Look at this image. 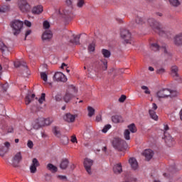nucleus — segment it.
<instances>
[{
	"mask_svg": "<svg viewBox=\"0 0 182 182\" xmlns=\"http://www.w3.org/2000/svg\"><path fill=\"white\" fill-rule=\"evenodd\" d=\"M58 14L61 18H63L65 24L69 23L73 18H75V13L73 12V6L65 7L64 9H60Z\"/></svg>",
	"mask_w": 182,
	"mask_h": 182,
	"instance_id": "obj_1",
	"label": "nucleus"
},
{
	"mask_svg": "<svg viewBox=\"0 0 182 182\" xmlns=\"http://www.w3.org/2000/svg\"><path fill=\"white\" fill-rule=\"evenodd\" d=\"M9 26L11 28L12 33L14 36H18L23 28V21L19 19H14L9 23Z\"/></svg>",
	"mask_w": 182,
	"mask_h": 182,
	"instance_id": "obj_2",
	"label": "nucleus"
},
{
	"mask_svg": "<svg viewBox=\"0 0 182 182\" xmlns=\"http://www.w3.org/2000/svg\"><path fill=\"white\" fill-rule=\"evenodd\" d=\"M148 23L151 28H152V29L156 32V33L160 35V36H166V31L161 28V25H160V23L154 20V18L148 19Z\"/></svg>",
	"mask_w": 182,
	"mask_h": 182,
	"instance_id": "obj_3",
	"label": "nucleus"
},
{
	"mask_svg": "<svg viewBox=\"0 0 182 182\" xmlns=\"http://www.w3.org/2000/svg\"><path fill=\"white\" fill-rule=\"evenodd\" d=\"M156 96L159 99H166V97H176L177 92L171 90L167 88L160 90L156 92Z\"/></svg>",
	"mask_w": 182,
	"mask_h": 182,
	"instance_id": "obj_4",
	"label": "nucleus"
},
{
	"mask_svg": "<svg viewBox=\"0 0 182 182\" xmlns=\"http://www.w3.org/2000/svg\"><path fill=\"white\" fill-rule=\"evenodd\" d=\"M112 143L114 149L118 150V151H123L127 147L126 141L120 138H114Z\"/></svg>",
	"mask_w": 182,
	"mask_h": 182,
	"instance_id": "obj_5",
	"label": "nucleus"
},
{
	"mask_svg": "<svg viewBox=\"0 0 182 182\" xmlns=\"http://www.w3.org/2000/svg\"><path fill=\"white\" fill-rule=\"evenodd\" d=\"M18 8L22 14H28V12H31V5L26 0H18Z\"/></svg>",
	"mask_w": 182,
	"mask_h": 182,
	"instance_id": "obj_6",
	"label": "nucleus"
},
{
	"mask_svg": "<svg viewBox=\"0 0 182 182\" xmlns=\"http://www.w3.org/2000/svg\"><path fill=\"white\" fill-rule=\"evenodd\" d=\"M121 38L124 41V43L132 45L133 40H132V33L127 29L122 28L121 30Z\"/></svg>",
	"mask_w": 182,
	"mask_h": 182,
	"instance_id": "obj_7",
	"label": "nucleus"
},
{
	"mask_svg": "<svg viewBox=\"0 0 182 182\" xmlns=\"http://www.w3.org/2000/svg\"><path fill=\"white\" fill-rule=\"evenodd\" d=\"M21 161H22V153L18 151L13 156L11 165L12 167H14V168H19V167H21V165H19Z\"/></svg>",
	"mask_w": 182,
	"mask_h": 182,
	"instance_id": "obj_8",
	"label": "nucleus"
},
{
	"mask_svg": "<svg viewBox=\"0 0 182 182\" xmlns=\"http://www.w3.org/2000/svg\"><path fill=\"white\" fill-rule=\"evenodd\" d=\"M93 166V160L89 159V158H85L84 159V167L88 173V174H92V166Z\"/></svg>",
	"mask_w": 182,
	"mask_h": 182,
	"instance_id": "obj_9",
	"label": "nucleus"
},
{
	"mask_svg": "<svg viewBox=\"0 0 182 182\" xmlns=\"http://www.w3.org/2000/svg\"><path fill=\"white\" fill-rule=\"evenodd\" d=\"M52 38H53V33L50 30H46L41 36L43 42H50V41H52Z\"/></svg>",
	"mask_w": 182,
	"mask_h": 182,
	"instance_id": "obj_10",
	"label": "nucleus"
},
{
	"mask_svg": "<svg viewBox=\"0 0 182 182\" xmlns=\"http://www.w3.org/2000/svg\"><path fill=\"white\" fill-rule=\"evenodd\" d=\"M50 124L49 122V119H45L43 118H39L36 120V124L33 125V129H38L39 127H42V126H45Z\"/></svg>",
	"mask_w": 182,
	"mask_h": 182,
	"instance_id": "obj_11",
	"label": "nucleus"
},
{
	"mask_svg": "<svg viewBox=\"0 0 182 182\" xmlns=\"http://www.w3.org/2000/svg\"><path fill=\"white\" fill-rule=\"evenodd\" d=\"M53 80L55 82H68V78L66 77V75H65L63 73L60 72H57L55 73L53 76Z\"/></svg>",
	"mask_w": 182,
	"mask_h": 182,
	"instance_id": "obj_12",
	"label": "nucleus"
},
{
	"mask_svg": "<svg viewBox=\"0 0 182 182\" xmlns=\"http://www.w3.org/2000/svg\"><path fill=\"white\" fill-rule=\"evenodd\" d=\"M40 164L36 158H33L32 160V164L30 166V171L32 174H35L38 171L37 167H39Z\"/></svg>",
	"mask_w": 182,
	"mask_h": 182,
	"instance_id": "obj_13",
	"label": "nucleus"
},
{
	"mask_svg": "<svg viewBox=\"0 0 182 182\" xmlns=\"http://www.w3.org/2000/svg\"><path fill=\"white\" fill-rule=\"evenodd\" d=\"M142 156L145 157V160L146 161H150L153 159V156H154V151L151 149H146L143 153Z\"/></svg>",
	"mask_w": 182,
	"mask_h": 182,
	"instance_id": "obj_14",
	"label": "nucleus"
},
{
	"mask_svg": "<svg viewBox=\"0 0 182 182\" xmlns=\"http://www.w3.org/2000/svg\"><path fill=\"white\" fill-rule=\"evenodd\" d=\"M77 87H76V86L73 85H68L67 86V89L65 92L68 93L70 95H73V96H76V95H77Z\"/></svg>",
	"mask_w": 182,
	"mask_h": 182,
	"instance_id": "obj_15",
	"label": "nucleus"
},
{
	"mask_svg": "<svg viewBox=\"0 0 182 182\" xmlns=\"http://www.w3.org/2000/svg\"><path fill=\"white\" fill-rule=\"evenodd\" d=\"M76 117H77V114H72L70 113H67L64 116V120L65 122H68V123H75Z\"/></svg>",
	"mask_w": 182,
	"mask_h": 182,
	"instance_id": "obj_16",
	"label": "nucleus"
},
{
	"mask_svg": "<svg viewBox=\"0 0 182 182\" xmlns=\"http://www.w3.org/2000/svg\"><path fill=\"white\" fill-rule=\"evenodd\" d=\"M173 45L178 48L182 46V33H180L173 37Z\"/></svg>",
	"mask_w": 182,
	"mask_h": 182,
	"instance_id": "obj_17",
	"label": "nucleus"
},
{
	"mask_svg": "<svg viewBox=\"0 0 182 182\" xmlns=\"http://www.w3.org/2000/svg\"><path fill=\"white\" fill-rule=\"evenodd\" d=\"M164 139H165V143L169 147H171V146L174 144V139H173L171 135L167 134V132H164Z\"/></svg>",
	"mask_w": 182,
	"mask_h": 182,
	"instance_id": "obj_18",
	"label": "nucleus"
},
{
	"mask_svg": "<svg viewBox=\"0 0 182 182\" xmlns=\"http://www.w3.org/2000/svg\"><path fill=\"white\" fill-rule=\"evenodd\" d=\"M97 69H102V70H107V60L102 59L98 62Z\"/></svg>",
	"mask_w": 182,
	"mask_h": 182,
	"instance_id": "obj_19",
	"label": "nucleus"
},
{
	"mask_svg": "<svg viewBox=\"0 0 182 182\" xmlns=\"http://www.w3.org/2000/svg\"><path fill=\"white\" fill-rule=\"evenodd\" d=\"M171 75L172 77H174V79H177L179 75H178V67L176 65H173L171 68Z\"/></svg>",
	"mask_w": 182,
	"mask_h": 182,
	"instance_id": "obj_20",
	"label": "nucleus"
},
{
	"mask_svg": "<svg viewBox=\"0 0 182 182\" xmlns=\"http://www.w3.org/2000/svg\"><path fill=\"white\" fill-rule=\"evenodd\" d=\"M69 166V159L64 158L60 163V168L61 170H66Z\"/></svg>",
	"mask_w": 182,
	"mask_h": 182,
	"instance_id": "obj_21",
	"label": "nucleus"
},
{
	"mask_svg": "<svg viewBox=\"0 0 182 182\" xmlns=\"http://www.w3.org/2000/svg\"><path fill=\"white\" fill-rule=\"evenodd\" d=\"M129 163L132 168V170H137L139 168V163L135 158H130L129 160Z\"/></svg>",
	"mask_w": 182,
	"mask_h": 182,
	"instance_id": "obj_22",
	"label": "nucleus"
},
{
	"mask_svg": "<svg viewBox=\"0 0 182 182\" xmlns=\"http://www.w3.org/2000/svg\"><path fill=\"white\" fill-rule=\"evenodd\" d=\"M43 12V7L41 5L36 6L32 9V14L34 15H39V14H42Z\"/></svg>",
	"mask_w": 182,
	"mask_h": 182,
	"instance_id": "obj_23",
	"label": "nucleus"
},
{
	"mask_svg": "<svg viewBox=\"0 0 182 182\" xmlns=\"http://www.w3.org/2000/svg\"><path fill=\"white\" fill-rule=\"evenodd\" d=\"M113 171L115 174H120L123 172V168L122 167V164H117L114 166Z\"/></svg>",
	"mask_w": 182,
	"mask_h": 182,
	"instance_id": "obj_24",
	"label": "nucleus"
},
{
	"mask_svg": "<svg viewBox=\"0 0 182 182\" xmlns=\"http://www.w3.org/2000/svg\"><path fill=\"white\" fill-rule=\"evenodd\" d=\"M80 39V34L78 35H73V38L70 41V43H73V45H79Z\"/></svg>",
	"mask_w": 182,
	"mask_h": 182,
	"instance_id": "obj_25",
	"label": "nucleus"
},
{
	"mask_svg": "<svg viewBox=\"0 0 182 182\" xmlns=\"http://www.w3.org/2000/svg\"><path fill=\"white\" fill-rule=\"evenodd\" d=\"M14 66L15 68H21V66H23V68H24V70H28V66L26 65V63L23 61H15Z\"/></svg>",
	"mask_w": 182,
	"mask_h": 182,
	"instance_id": "obj_26",
	"label": "nucleus"
},
{
	"mask_svg": "<svg viewBox=\"0 0 182 182\" xmlns=\"http://www.w3.org/2000/svg\"><path fill=\"white\" fill-rule=\"evenodd\" d=\"M75 97V95L72 94H69L68 92H65V95L63 96V99L65 103H69L70 100H72Z\"/></svg>",
	"mask_w": 182,
	"mask_h": 182,
	"instance_id": "obj_27",
	"label": "nucleus"
},
{
	"mask_svg": "<svg viewBox=\"0 0 182 182\" xmlns=\"http://www.w3.org/2000/svg\"><path fill=\"white\" fill-rule=\"evenodd\" d=\"M35 94H32L31 95L29 94H26V97H25V102H26V105H29L32 100H33V99H35Z\"/></svg>",
	"mask_w": 182,
	"mask_h": 182,
	"instance_id": "obj_28",
	"label": "nucleus"
},
{
	"mask_svg": "<svg viewBox=\"0 0 182 182\" xmlns=\"http://www.w3.org/2000/svg\"><path fill=\"white\" fill-rule=\"evenodd\" d=\"M46 168L49 171H51V173H56L58 171V167H56L55 165L52 164H48L46 166Z\"/></svg>",
	"mask_w": 182,
	"mask_h": 182,
	"instance_id": "obj_29",
	"label": "nucleus"
},
{
	"mask_svg": "<svg viewBox=\"0 0 182 182\" xmlns=\"http://www.w3.org/2000/svg\"><path fill=\"white\" fill-rule=\"evenodd\" d=\"M112 120L113 123H122L123 118L120 115H115L112 117Z\"/></svg>",
	"mask_w": 182,
	"mask_h": 182,
	"instance_id": "obj_30",
	"label": "nucleus"
},
{
	"mask_svg": "<svg viewBox=\"0 0 182 182\" xmlns=\"http://www.w3.org/2000/svg\"><path fill=\"white\" fill-rule=\"evenodd\" d=\"M53 133L55 137H60V136H62V134H60V130L57 127H53Z\"/></svg>",
	"mask_w": 182,
	"mask_h": 182,
	"instance_id": "obj_31",
	"label": "nucleus"
},
{
	"mask_svg": "<svg viewBox=\"0 0 182 182\" xmlns=\"http://www.w3.org/2000/svg\"><path fill=\"white\" fill-rule=\"evenodd\" d=\"M170 5L171 6H174L175 8H177V6H180L181 3L180 0H168Z\"/></svg>",
	"mask_w": 182,
	"mask_h": 182,
	"instance_id": "obj_32",
	"label": "nucleus"
},
{
	"mask_svg": "<svg viewBox=\"0 0 182 182\" xmlns=\"http://www.w3.org/2000/svg\"><path fill=\"white\" fill-rule=\"evenodd\" d=\"M149 114L150 117H151L154 120H157L159 119V117L157 114H156V112L153 109L149 110Z\"/></svg>",
	"mask_w": 182,
	"mask_h": 182,
	"instance_id": "obj_33",
	"label": "nucleus"
},
{
	"mask_svg": "<svg viewBox=\"0 0 182 182\" xmlns=\"http://www.w3.org/2000/svg\"><path fill=\"white\" fill-rule=\"evenodd\" d=\"M101 52L104 58H109V57L111 56L112 55V53H110V50L107 49H102Z\"/></svg>",
	"mask_w": 182,
	"mask_h": 182,
	"instance_id": "obj_34",
	"label": "nucleus"
},
{
	"mask_svg": "<svg viewBox=\"0 0 182 182\" xmlns=\"http://www.w3.org/2000/svg\"><path fill=\"white\" fill-rule=\"evenodd\" d=\"M128 129L131 132V133H136L137 132V128L136 127V124L134 123L128 125Z\"/></svg>",
	"mask_w": 182,
	"mask_h": 182,
	"instance_id": "obj_35",
	"label": "nucleus"
},
{
	"mask_svg": "<svg viewBox=\"0 0 182 182\" xmlns=\"http://www.w3.org/2000/svg\"><path fill=\"white\" fill-rule=\"evenodd\" d=\"M0 50L2 52H6V50H8V47L1 40H0Z\"/></svg>",
	"mask_w": 182,
	"mask_h": 182,
	"instance_id": "obj_36",
	"label": "nucleus"
},
{
	"mask_svg": "<svg viewBox=\"0 0 182 182\" xmlns=\"http://www.w3.org/2000/svg\"><path fill=\"white\" fill-rule=\"evenodd\" d=\"M87 110H88V117H92V116H95V108L89 106L87 107Z\"/></svg>",
	"mask_w": 182,
	"mask_h": 182,
	"instance_id": "obj_37",
	"label": "nucleus"
},
{
	"mask_svg": "<svg viewBox=\"0 0 182 182\" xmlns=\"http://www.w3.org/2000/svg\"><path fill=\"white\" fill-rule=\"evenodd\" d=\"M124 137L125 140H129L130 139V131L129 129H125L124 132Z\"/></svg>",
	"mask_w": 182,
	"mask_h": 182,
	"instance_id": "obj_38",
	"label": "nucleus"
},
{
	"mask_svg": "<svg viewBox=\"0 0 182 182\" xmlns=\"http://www.w3.org/2000/svg\"><path fill=\"white\" fill-rule=\"evenodd\" d=\"M156 75H164L166 73V68H158L156 71Z\"/></svg>",
	"mask_w": 182,
	"mask_h": 182,
	"instance_id": "obj_39",
	"label": "nucleus"
},
{
	"mask_svg": "<svg viewBox=\"0 0 182 182\" xmlns=\"http://www.w3.org/2000/svg\"><path fill=\"white\" fill-rule=\"evenodd\" d=\"M151 48L154 52H157V50H159L160 46H159V44H157V43H153L151 46Z\"/></svg>",
	"mask_w": 182,
	"mask_h": 182,
	"instance_id": "obj_40",
	"label": "nucleus"
},
{
	"mask_svg": "<svg viewBox=\"0 0 182 182\" xmlns=\"http://www.w3.org/2000/svg\"><path fill=\"white\" fill-rule=\"evenodd\" d=\"M41 79L45 81V82H48V74H46V72H42L41 73Z\"/></svg>",
	"mask_w": 182,
	"mask_h": 182,
	"instance_id": "obj_41",
	"label": "nucleus"
},
{
	"mask_svg": "<svg viewBox=\"0 0 182 182\" xmlns=\"http://www.w3.org/2000/svg\"><path fill=\"white\" fill-rule=\"evenodd\" d=\"M141 89H142V90H144L145 95H150L151 92H150V90H149V87L146 85H142L141 87Z\"/></svg>",
	"mask_w": 182,
	"mask_h": 182,
	"instance_id": "obj_42",
	"label": "nucleus"
},
{
	"mask_svg": "<svg viewBox=\"0 0 182 182\" xmlns=\"http://www.w3.org/2000/svg\"><path fill=\"white\" fill-rule=\"evenodd\" d=\"M43 29H49L50 28V23H49V21H45L43 23Z\"/></svg>",
	"mask_w": 182,
	"mask_h": 182,
	"instance_id": "obj_43",
	"label": "nucleus"
},
{
	"mask_svg": "<svg viewBox=\"0 0 182 182\" xmlns=\"http://www.w3.org/2000/svg\"><path fill=\"white\" fill-rule=\"evenodd\" d=\"M109 129H112V125L107 124L104 127L102 132V133H107V131L109 130Z\"/></svg>",
	"mask_w": 182,
	"mask_h": 182,
	"instance_id": "obj_44",
	"label": "nucleus"
},
{
	"mask_svg": "<svg viewBox=\"0 0 182 182\" xmlns=\"http://www.w3.org/2000/svg\"><path fill=\"white\" fill-rule=\"evenodd\" d=\"M5 154H6V149H5V147L3 146L0 148V156L4 157Z\"/></svg>",
	"mask_w": 182,
	"mask_h": 182,
	"instance_id": "obj_45",
	"label": "nucleus"
},
{
	"mask_svg": "<svg viewBox=\"0 0 182 182\" xmlns=\"http://www.w3.org/2000/svg\"><path fill=\"white\" fill-rule=\"evenodd\" d=\"M57 178H58V180H60L61 181H68V177H66V176L58 175L57 176Z\"/></svg>",
	"mask_w": 182,
	"mask_h": 182,
	"instance_id": "obj_46",
	"label": "nucleus"
},
{
	"mask_svg": "<svg viewBox=\"0 0 182 182\" xmlns=\"http://www.w3.org/2000/svg\"><path fill=\"white\" fill-rule=\"evenodd\" d=\"M83 5H85V0H78L77 6L78 8H83Z\"/></svg>",
	"mask_w": 182,
	"mask_h": 182,
	"instance_id": "obj_47",
	"label": "nucleus"
},
{
	"mask_svg": "<svg viewBox=\"0 0 182 182\" xmlns=\"http://www.w3.org/2000/svg\"><path fill=\"white\" fill-rule=\"evenodd\" d=\"M45 96H46V95L45 93L41 94V97L38 100L40 105H42V103H43L45 102Z\"/></svg>",
	"mask_w": 182,
	"mask_h": 182,
	"instance_id": "obj_48",
	"label": "nucleus"
},
{
	"mask_svg": "<svg viewBox=\"0 0 182 182\" xmlns=\"http://www.w3.org/2000/svg\"><path fill=\"white\" fill-rule=\"evenodd\" d=\"M44 177H45L46 181H50V180H52V175L49 173H46L44 175Z\"/></svg>",
	"mask_w": 182,
	"mask_h": 182,
	"instance_id": "obj_49",
	"label": "nucleus"
},
{
	"mask_svg": "<svg viewBox=\"0 0 182 182\" xmlns=\"http://www.w3.org/2000/svg\"><path fill=\"white\" fill-rule=\"evenodd\" d=\"M161 49H162L164 53H165L166 56H171V53H170L167 50V48H166V47H162Z\"/></svg>",
	"mask_w": 182,
	"mask_h": 182,
	"instance_id": "obj_50",
	"label": "nucleus"
},
{
	"mask_svg": "<svg viewBox=\"0 0 182 182\" xmlns=\"http://www.w3.org/2000/svg\"><path fill=\"white\" fill-rule=\"evenodd\" d=\"M135 22L138 25H141V23H143V19L138 16V17L136 18Z\"/></svg>",
	"mask_w": 182,
	"mask_h": 182,
	"instance_id": "obj_51",
	"label": "nucleus"
},
{
	"mask_svg": "<svg viewBox=\"0 0 182 182\" xmlns=\"http://www.w3.org/2000/svg\"><path fill=\"white\" fill-rule=\"evenodd\" d=\"M6 9H8V6L0 7V14H5V12H6Z\"/></svg>",
	"mask_w": 182,
	"mask_h": 182,
	"instance_id": "obj_52",
	"label": "nucleus"
},
{
	"mask_svg": "<svg viewBox=\"0 0 182 182\" xmlns=\"http://www.w3.org/2000/svg\"><path fill=\"white\" fill-rule=\"evenodd\" d=\"M88 50L90 52H95V44L94 43H91V44L89 45Z\"/></svg>",
	"mask_w": 182,
	"mask_h": 182,
	"instance_id": "obj_53",
	"label": "nucleus"
},
{
	"mask_svg": "<svg viewBox=\"0 0 182 182\" xmlns=\"http://www.w3.org/2000/svg\"><path fill=\"white\" fill-rule=\"evenodd\" d=\"M127 97L124 95H121V97L119 98V102L120 103H124V102L126 100Z\"/></svg>",
	"mask_w": 182,
	"mask_h": 182,
	"instance_id": "obj_54",
	"label": "nucleus"
},
{
	"mask_svg": "<svg viewBox=\"0 0 182 182\" xmlns=\"http://www.w3.org/2000/svg\"><path fill=\"white\" fill-rule=\"evenodd\" d=\"M31 33H32V30L28 29L26 31L24 41H26V38H28Z\"/></svg>",
	"mask_w": 182,
	"mask_h": 182,
	"instance_id": "obj_55",
	"label": "nucleus"
},
{
	"mask_svg": "<svg viewBox=\"0 0 182 182\" xmlns=\"http://www.w3.org/2000/svg\"><path fill=\"white\" fill-rule=\"evenodd\" d=\"M65 4H66V5H67V8H70V6H73V5H72V4H73V2L72 1V0H66L65 1Z\"/></svg>",
	"mask_w": 182,
	"mask_h": 182,
	"instance_id": "obj_56",
	"label": "nucleus"
},
{
	"mask_svg": "<svg viewBox=\"0 0 182 182\" xmlns=\"http://www.w3.org/2000/svg\"><path fill=\"white\" fill-rule=\"evenodd\" d=\"M70 141H72L73 143H77V138H76V135L74 134L71 136Z\"/></svg>",
	"mask_w": 182,
	"mask_h": 182,
	"instance_id": "obj_57",
	"label": "nucleus"
},
{
	"mask_svg": "<svg viewBox=\"0 0 182 182\" xmlns=\"http://www.w3.org/2000/svg\"><path fill=\"white\" fill-rule=\"evenodd\" d=\"M27 146L29 149H33V142L31 140L28 141Z\"/></svg>",
	"mask_w": 182,
	"mask_h": 182,
	"instance_id": "obj_58",
	"label": "nucleus"
},
{
	"mask_svg": "<svg viewBox=\"0 0 182 182\" xmlns=\"http://www.w3.org/2000/svg\"><path fill=\"white\" fill-rule=\"evenodd\" d=\"M24 25H26V26H28V28H31V26H32V23H31V21L26 20L24 21Z\"/></svg>",
	"mask_w": 182,
	"mask_h": 182,
	"instance_id": "obj_59",
	"label": "nucleus"
},
{
	"mask_svg": "<svg viewBox=\"0 0 182 182\" xmlns=\"http://www.w3.org/2000/svg\"><path fill=\"white\" fill-rule=\"evenodd\" d=\"M114 72H117V70H116V68H112L109 70H108L109 75H112V74L114 73Z\"/></svg>",
	"mask_w": 182,
	"mask_h": 182,
	"instance_id": "obj_60",
	"label": "nucleus"
},
{
	"mask_svg": "<svg viewBox=\"0 0 182 182\" xmlns=\"http://www.w3.org/2000/svg\"><path fill=\"white\" fill-rule=\"evenodd\" d=\"M2 89L4 90V92H6L8 90V84H4L2 86H1Z\"/></svg>",
	"mask_w": 182,
	"mask_h": 182,
	"instance_id": "obj_61",
	"label": "nucleus"
},
{
	"mask_svg": "<svg viewBox=\"0 0 182 182\" xmlns=\"http://www.w3.org/2000/svg\"><path fill=\"white\" fill-rule=\"evenodd\" d=\"M115 72H114V77H115V76H117V75H119V73H120V69L119 68H115Z\"/></svg>",
	"mask_w": 182,
	"mask_h": 182,
	"instance_id": "obj_62",
	"label": "nucleus"
},
{
	"mask_svg": "<svg viewBox=\"0 0 182 182\" xmlns=\"http://www.w3.org/2000/svg\"><path fill=\"white\" fill-rule=\"evenodd\" d=\"M170 128L168 127V124H164V133H167V131Z\"/></svg>",
	"mask_w": 182,
	"mask_h": 182,
	"instance_id": "obj_63",
	"label": "nucleus"
},
{
	"mask_svg": "<svg viewBox=\"0 0 182 182\" xmlns=\"http://www.w3.org/2000/svg\"><path fill=\"white\" fill-rule=\"evenodd\" d=\"M55 100L56 102H60V100H62V97H60V95H56Z\"/></svg>",
	"mask_w": 182,
	"mask_h": 182,
	"instance_id": "obj_64",
	"label": "nucleus"
}]
</instances>
